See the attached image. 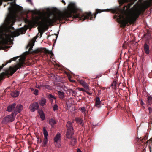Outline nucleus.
<instances>
[{
	"instance_id": "obj_1",
	"label": "nucleus",
	"mask_w": 152,
	"mask_h": 152,
	"mask_svg": "<svg viewBox=\"0 0 152 152\" xmlns=\"http://www.w3.org/2000/svg\"><path fill=\"white\" fill-rule=\"evenodd\" d=\"M76 9L75 3L72 2L69 3L67 8L62 13L52 12V8H47L46 12H38L39 16L33 18L32 20L28 22V24L31 27L38 25V29L40 31L54 21L71 17L72 14L75 12Z\"/></svg>"
},
{
	"instance_id": "obj_2",
	"label": "nucleus",
	"mask_w": 152,
	"mask_h": 152,
	"mask_svg": "<svg viewBox=\"0 0 152 152\" xmlns=\"http://www.w3.org/2000/svg\"><path fill=\"white\" fill-rule=\"evenodd\" d=\"M152 4V0H146L143 2L137 3L133 8L127 12L124 10L117 7L114 12L120 13L119 21L122 26H125L128 22L130 23H134L141 12L144 11L150 5Z\"/></svg>"
},
{
	"instance_id": "obj_3",
	"label": "nucleus",
	"mask_w": 152,
	"mask_h": 152,
	"mask_svg": "<svg viewBox=\"0 0 152 152\" xmlns=\"http://www.w3.org/2000/svg\"><path fill=\"white\" fill-rule=\"evenodd\" d=\"M26 58L25 56L23 55L19 59V62L17 65H15L14 67H10L9 69V71L10 72V74L12 75L17 70L21 68L24 63V61Z\"/></svg>"
},
{
	"instance_id": "obj_4",
	"label": "nucleus",
	"mask_w": 152,
	"mask_h": 152,
	"mask_svg": "<svg viewBox=\"0 0 152 152\" xmlns=\"http://www.w3.org/2000/svg\"><path fill=\"white\" fill-rule=\"evenodd\" d=\"M66 126L67 128L66 135L68 138H70L74 134L72 124L69 121L67 122Z\"/></svg>"
},
{
	"instance_id": "obj_5",
	"label": "nucleus",
	"mask_w": 152,
	"mask_h": 152,
	"mask_svg": "<svg viewBox=\"0 0 152 152\" xmlns=\"http://www.w3.org/2000/svg\"><path fill=\"white\" fill-rule=\"evenodd\" d=\"M14 113H12L11 115H8L4 118L2 122L4 123H6L8 122H12L15 119Z\"/></svg>"
},
{
	"instance_id": "obj_6",
	"label": "nucleus",
	"mask_w": 152,
	"mask_h": 152,
	"mask_svg": "<svg viewBox=\"0 0 152 152\" xmlns=\"http://www.w3.org/2000/svg\"><path fill=\"white\" fill-rule=\"evenodd\" d=\"M23 109V107L21 104H19L15 107V112L14 113L15 114V116L17 114L20 113Z\"/></svg>"
},
{
	"instance_id": "obj_7",
	"label": "nucleus",
	"mask_w": 152,
	"mask_h": 152,
	"mask_svg": "<svg viewBox=\"0 0 152 152\" xmlns=\"http://www.w3.org/2000/svg\"><path fill=\"white\" fill-rule=\"evenodd\" d=\"M30 107L31 111L34 112L39 108V106L38 103L37 102H35L32 105H31Z\"/></svg>"
},
{
	"instance_id": "obj_8",
	"label": "nucleus",
	"mask_w": 152,
	"mask_h": 152,
	"mask_svg": "<svg viewBox=\"0 0 152 152\" xmlns=\"http://www.w3.org/2000/svg\"><path fill=\"white\" fill-rule=\"evenodd\" d=\"M36 41V39H34L30 41L27 46V48H29V51L31 52L30 50L32 49L34 45V43Z\"/></svg>"
},
{
	"instance_id": "obj_9",
	"label": "nucleus",
	"mask_w": 152,
	"mask_h": 152,
	"mask_svg": "<svg viewBox=\"0 0 152 152\" xmlns=\"http://www.w3.org/2000/svg\"><path fill=\"white\" fill-rule=\"evenodd\" d=\"M44 51L46 53H49V51L48 50H47L45 48H38L36 49V50H34L32 52H34L35 53H38L42 52L43 51Z\"/></svg>"
},
{
	"instance_id": "obj_10",
	"label": "nucleus",
	"mask_w": 152,
	"mask_h": 152,
	"mask_svg": "<svg viewBox=\"0 0 152 152\" xmlns=\"http://www.w3.org/2000/svg\"><path fill=\"white\" fill-rule=\"evenodd\" d=\"M90 16H91L90 19L91 20L93 17H92V15H91V12L89 13H87L85 15H83V17L81 19H83V20H85L89 18Z\"/></svg>"
},
{
	"instance_id": "obj_11",
	"label": "nucleus",
	"mask_w": 152,
	"mask_h": 152,
	"mask_svg": "<svg viewBox=\"0 0 152 152\" xmlns=\"http://www.w3.org/2000/svg\"><path fill=\"white\" fill-rule=\"evenodd\" d=\"M16 104L15 103H13L12 104L8 106L7 108V110L9 112H10L12 111L15 112V106Z\"/></svg>"
},
{
	"instance_id": "obj_12",
	"label": "nucleus",
	"mask_w": 152,
	"mask_h": 152,
	"mask_svg": "<svg viewBox=\"0 0 152 152\" xmlns=\"http://www.w3.org/2000/svg\"><path fill=\"white\" fill-rule=\"evenodd\" d=\"M61 134L59 133H58L54 138V141H61Z\"/></svg>"
},
{
	"instance_id": "obj_13",
	"label": "nucleus",
	"mask_w": 152,
	"mask_h": 152,
	"mask_svg": "<svg viewBox=\"0 0 152 152\" xmlns=\"http://www.w3.org/2000/svg\"><path fill=\"white\" fill-rule=\"evenodd\" d=\"M101 103V101L100 100V98L97 97L96 98V103L95 105L98 107L99 108L100 107V104Z\"/></svg>"
},
{
	"instance_id": "obj_14",
	"label": "nucleus",
	"mask_w": 152,
	"mask_h": 152,
	"mask_svg": "<svg viewBox=\"0 0 152 152\" xmlns=\"http://www.w3.org/2000/svg\"><path fill=\"white\" fill-rule=\"evenodd\" d=\"M144 50L146 53L148 54L149 53V50L148 45L145 43L144 45Z\"/></svg>"
},
{
	"instance_id": "obj_15",
	"label": "nucleus",
	"mask_w": 152,
	"mask_h": 152,
	"mask_svg": "<svg viewBox=\"0 0 152 152\" xmlns=\"http://www.w3.org/2000/svg\"><path fill=\"white\" fill-rule=\"evenodd\" d=\"M19 94V91H15L11 93V95L13 97H16L18 96Z\"/></svg>"
},
{
	"instance_id": "obj_16",
	"label": "nucleus",
	"mask_w": 152,
	"mask_h": 152,
	"mask_svg": "<svg viewBox=\"0 0 152 152\" xmlns=\"http://www.w3.org/2000/svg\"><path fill=\"white\" fill-rule=\"evenodd\" d=\"M46 102V99L44 98L42 99L39 101L40 104L42 106L44 105L45 104Z\"/></svg>"
},
{
	"instance_id": "obj_17",
	"label": "nucleus",
	"mask_w": 152,
	"mask_h": 152,
	"mask_svg": "<svg viewBox=\"0 0 152 152\" xmlns=\"http://www.w3.org/2000/svg\"><path fill=\"white\" fill-rule=\"evenodd\" d=\"M76 121L78 124H80L83 126V121L80 118H76Z\"/></svg>"
},
{
	"instance_id": "obj_18",
	"label": "nucleus",
	"mask_w": 152,
	"mask_h": 152,
	"mask_svg": "<svg viewBox=\"0 0 152 152\" xmlns=\"http://www.w3.org/2000/svg\"><path fill=\"white\" fill-rule=\"evenodd\" d=\"M58 94L59 95V97L61 99H63L64 97V94L63 92L58 91Z\"/></svg>"
},
{
	"instance_id": "obj_19",
	"label": "nucleus",
	"mask_w": 152,
	"mask_h": 152,
	"mask_svg": "<svg viewBox=\"0 0 152 152\" xmlns=\"http://www.w3.org/2000/svg\"><path fill=\"white\" fill-rule=\"evenodd\" d=\"M49 123L53 127L54 124H56V121L53 119L51 118L49 120Z\"/></svg>"
},
{
	"instance_id": "obj_20",
	"label": "nucleus",
	"mask_w": 152,
	"mask_h": 152,
	"mask_svg": "<svg viewBox=\"0 0 152 152\" xmlns=\"http://www.w3.org/2000/svg\"><path fill=\"white\" fill-rule=\"evenodd\" d=\"M43 131L44 137L45 139H47L48 136V133L47 131L46 130L45 128H43Z\"/></svg>"
},
{
	"instance_id": "obj_21",
	"label": "nucleus",
	"mask_w": 152,
	"mask_h": 152,
	"mask_svg": "<svg viewBox=\"0 0 152 152\" xmlns=\"http://www.w3.org/2000/svg\"><path fill=\"white\" fill-rule=\"evenodd\" d=\"M61 141H54V144L56 147L59 148L61 147Z\"/></svg>"
},
{
	"instance_id": "obj_22",
	"label": "nucleus",
	"mask_w": 152,
	"mask_h": 152,
	"mask_svg": "<svg viewBox=\"0 0 152 152\" xmlns=\"http://www.w3.org/2000/svg\"><path fill=\"white\" fill-rule=\"evenodd\" d=\"M82 86L88 89V87L87 83L84 81H82L81 83Z\"/></svg>"
},
{
	"instance_id": "obj_23",
	"label": "nucleus",
	"mask_w": 152,
	"mask_h": 152,
	"mask_svg": "<svg viewBox=\"0 0 152 152\" xmlns=\"http://www.w3.org/2000/svg\"><path fill=\"white\" fill-rule=\"evenodd\" d=\"M69 92L70 94H72V95L74 96H75L77 94L76 92L75 91H73L72 90H70Z\"/></svg>"
},
{
	"instance_id": "obj_24",
	"label": "nucleus",
	"mask_w": 152,
	"mask_h": 152,
	"mask_svg": "<svg viewBox=\"0 0 152 152\" xmlns=\"http://www.w3.org/2000/svg\"><path fill=\"white\" fill-rule=\"evenodd\" d=\"M4 44V37H0V44Z\"/></svg>"
},
{
	"instance_id": "obj_25",
	"label": "nucleus",
	"mask_w": 152,
	"mask_h": 152,
	"mask_svg": "<svg viewBox=\"0 0 152 152\" xmlns=\"http://www.w3.org/2000/svg\"><path fill=\"white\" fill-rule=\"evenodd\" d=\"M76 140L75 139L73 138L72 139L71 141V143L72 145H74L76 143Z\"/></svg>"
},
{
	"instance_id": "obj_26",
	"label": "nucleus",
	"mask_w": 152,
	"mask_h": 152,
	"mask_svg": "<svg viewBox=\"0 0 152 152\" xmlns=\"http://www.w3.org/2000/svg\"><path fill=\"white\" fill-rule=\"evenodd\" d=\"M81 112L84 114L86 113V110L85 107H82L81 108Z\"/></svg>"
},
{
	"instance_id": "obj_27",
	"label": "nucleus",
	"mask_w": 152,
	"mask_h": 152,
	"mask_svg": "<svg viewBox=\"0 0 152 152\" xmlns=\"http://www.w3.org/2000/svg\"><path fill=\"white\" fill-rule=\"evenodd\" d=\"M18 57H14L12 59H11V60H9L8 62H7L6 64H8V63H11V62H12V61H15L17 58Z\"/></svg>"
},
{
	"instance_id": "obj_28",
	"label": "nucleus",
	"mask_w": 152,
	"mask_h": 152,
	"mask_svg": "<svg viewBox=\"0 0 152 152\" xmlns=\"http://www.w3.org/2000/svg\"><path fill=\"white\" fill-rule=\"evenodd\" d=\"M129 0H121L120 1V4L121 5H122L124 3L128 2L129 1Z\"/></svg>"
},
{
	"instance_id": "obj_29",
	"label": "nucleus",
	"mask_w": 152,
	"mask_h": 152,
	"mask_svg": "<svg viewBox=\"0 0 152 152\" xmlns=\"http://www.w3.org/2000/svg\"><path fill=\"white\" fill-rule=\"evenodd\" d=\"M152 100V97L151 96H149L148 98V103L149 104H150V103Z\"/></svg>"
},
{
	"instance_id": "obj_30",
	"label": "nucleus",
	"mask_w": 152,
	"mask_h": 152,
	"mask_svg": "<svg viewBox=\"0 0 152 152\" xmlns=\"http://www.w3.org/2000/svg\"><path fill=\"white\" fill-rule=\"evenodd\" d=\"M58 109V106L56 104H55L53 107V110L54 111Z\"/></svg>"
},
{
	"instance_id": "obj_31",
	"label": "nucleus",
	"mask_w": 152,
	"mask_h": 152,
	"mask_svg": "<svg viewBox=\"0 0 152 152\" xmlns=\"http://www.w3.org/2000/svg\"><path fill=\"white\" fill-rule=\"evenodd\" d=\"M38 90H35L34 92V93L35 95H37L38 94Z\"/></svg>"
},
{
	"instance_id": "obj_32",
	"label": "nucleus",
	"mask_w": 152,
	"mask_h": 152,
	"mask_svg": "<svg viewBox=\"0 0 152 152\" xmlns=\"http://www.w3.org/2000/svg\"><path fill=\"white\" fill-rule=\"evenodd\" d=\"M40 117L42 119V120H44L45 119V115L43 114H41L40 115Z\"/></svg>"
},
{
	"instance_id": "obj_33",
	"label": "nucleus",
	"mask_w": 152,
	"mask_h": 152,
	"mask_svg": "<svg viewBox=\"0 0 152 152\" xmlns=\"http://www.w3.org/2000/svg\"><path fill=\"white\" fill-rule=\"evenodd\" d=\"M4 76V74L3 73L0 74V81L1 80Z\"/></svg>"
},
{
	"instance_id": "obj_34",
	"label": "nucleus",
	"mask_w": 152,
	"mask_h": 152,
	"mask_svg": "<svg viewBox=\"0 0 152 152\" xmlns=\"http://www.w3.org/2000/svg\"><path fill=\"white\" fill-rule=\"evenodd\" d=\"M47 141H48L47 138V139H45V140L44 141V142H43V145H45L47 143Z\"/></svg>"
},
{
	"instance_id": "obj_35",
	"label": "nucleus",
	"mask_w": 152,
	"mask_h": 152,
	"mask_svg": "<svg viewBox=\"0 0 152 152\" xmlns=\"http://www.w3.org/2000/svg\"><path fill=\"white\" fill-rule=\"evenodd\" d=\"M38 113L39 115L42 114H43V111L41 110H38Z\"/></svg>"
},
{
	"instance_id": "obj_36",
	"label": "nucleus",
	"mask_w": 152,
	"mask_h": 152,
	"mask_svg": "<svg viewBox=\"0 0 152 152\" xmlns=\"http://www.w3.org/2000/svg\"><path fill=\"white\" fill-rule=\"evenodd\" d=\"M26 1L29 2L31 4H32V0H26Z\"/></svg>"
},
{
	"instance_id": "obj_37",
	"label": "nucleus",
	"mask_w": 152,
	"mask_h": 152,
	"mask_svg": "<svg viewBox=\"0 0 152 152\" xmlns=\"http://www.w3.org/2000/svg\"><path fill=\"white\" fill-rule=\"evenodd\" d=\"M6 65V64H3L2 65V66H0V70Z\"/></svg>"
},
{
	"instance_id": "obj_38",
	"label": "nucleus",
	"mask_w": 152,
	"mask_h": 152,
	"mask_svg": "<svg viewBox=\"0 0 152 152\" xmlns=\"http://www.w3.org/2000/svg\"><path fill=\"white\" fill-rule=\"evenodd\" d=\"M116 85V82H113L112 83V86H114L115 87V86Z\"/></svg>"
},
{
	"instance_id": "obj_39",
	"label": "nucleus",
	"mask_w": 152,
	"mask_h": 152,
	"mask_svg": "<svg viewBox=\"0 0 152 152\" xmlns=\"http://www.w3.org/2000/svg\"><path fill=\"white\" fill-rule=\"evenodd\" d=\"M50 97L52 98H53L55 99H56V98L54 97L53 95H52L51 94H50Z\"/></svg>"
},
{
	"instance_id": "obj_40",
	"label": "nucleus",
	"mask_w": 152,
	"mask_h": 152,
	"mask_svg": "<svg viewBox=\"0 0 152 152\" xmlns=\"http://www.w3.org/2000/svg\"><path fill=\"white\" fill-rule=\"evenodd\" d=\"M149 111L150 113H151V112H152V108L151 107H149Z\"/></svg>"
},
{
	"instance_id": "obj_41",
	"label": "nucleus",
	"mask_w": 152,
	"mask_h": 152,
	"mask_svg": "<svg viewBox=\"0 0 152 152\" xmlns=\"http://www.w3.org/2000/svg\"><path fill=\"white\" fill-rule=\"evenodd\" d=\"M74 17L75 18H78V17H79V15H74Z\"/></svg>"
},
{
	"instance_id": "obj_42",
	"label": "nucleus",
	"mask_w": 152,
	"mask_h": 152,
	"mask_svg": "<svg viewBox=\"0 0 152 152\" xmlns=\"http://www.w3.org/2000/svg\"><path fill=\"white\" fill-rule=\"evenodd\" d=\"M77 152H82L79 148H78L77 149Z\"/></svg>"
},
{
	"instance_id": "obj_43",
	"label": "nucleus",
	"mask_w": 152,
	"mask_h": 152,
	"mask_svg": "<svg viewBox=\"0 0 152 152\" xmlns=\"http://www.w3.org/2000/svg\"><path fill=\"white\" fill-rule=\"evenodd\" d=\"M141 104L142 105H143L144 104V102H143L142 100L141 101Z\"/></svg>"
},
{
	"instance_id": "obj_44",
	"label": "nucleus",
	"mask_w": 152,
	"mask_h": 152,
	"mask_svg": "<svg viewBox=\"0 0 152 152\" xmlns=\"http://www.w3.org/2000/svg\"><path fill=\"white\" fill-rule=\"evenodd\" d=\"M62 2L65 5V4H66V3L65 2V1H64L63 0H62Z\"/></svg>"
},
{
	"instance_id": "obj_45",
	"label": "nucleus",
	"mask_w": 152,
	"mask_h": 152,
	"mask_svg": "<svg viewBox=\"0 0 152 152\" xmlns=\"http://www.w3.org/2000/svg\"><path fill=\"white\" fill-rule=\"evenodd\" d=\"M67 107H69V108L70 107V106H71V105L70 104L68 105V104H67Z\"/></svg>"
},
{
	"instance_id": "obj_46",
	"label": "nucleus",
	"mask_w": 152,
	"mask_h": 152,
	"mask_svg": "<svg viewBox=\"0 0 152 152\" xmlns=\"http://www.w3.org/2000/svg\"><path fill=\"white\" fill-rule=\"evenodd\" d=\"M130 7V6H129L128 7H127V10H128V9H129V8Z\"/></svg>"
},
{
	"instance_id": "obj_47",
	"label": "nucleus",
	"mask_w": 152,
	"mask_h": 152,
	"mask_svg": "<svg viewBox=\"0 0 152 152\" xmlns=\"http://www.w3.org/2000/svg\"><path fill=\"white\" fill-rule=\"evenodd\" d=\"M80 90L82 91L83 90V88L80 89Z\"/></svg>"
},
{
	"instance_id": "obj_48",
	"label": "nucleus",
	"mask_w": 152,
	"mask_h": 152,
	"mask_svg": "<svg viewBox=\"0 0 152 152\" xmlns=\"http://www.w3.org/2000/svg\"><path fill=\"white\" fill-rule=\"evenodd\" d=\"M98 13V12H97L96 14H95V17H96V15Z\"/></svg>"
},
{
	"instance_id": "obj_49",
	"label": "nucleus",
	"mask_w": 152,
	"mask_h": 152,
	"mask_svg": "<svg viewBox=\"0 0 152 152\" xmlns=\"http://www.w3.org/2000/svg\"><path fill=\"white\" fill-rule=\"evenodd\" d=\"M37 88H39V87H37Z\"/></svg>"
},
{
	"instance_id": "obj_50",
	"label": "nucleus",
	"mask_w": 152,
	"mask_h": 152,
	"mask_svg": "<svg viewBox=\"0 0 152 152\" xmlns=\"http://www.w3.org/2000/svg\"><path fill=\"white\" fill-rule=\"evenodd\" d=\"M26 53L27 54H28V52H26Z\"/></svg>"
},
{
	"instance_id": "obj_51",
	"label": "nucleus",
	"mask_w": 152,
	"mask_h": 152,
	"mask_svg": "<svg viewBox=\"0 0 152 152\" xmlns=\"http://www.w3.org/2000/svg\"><path fill=\"white\" fill-rule=\"evenodd\" d=\"M104 11H106L105 10H103V11H102V12Z\"/></svg>"
}]
</instances>
